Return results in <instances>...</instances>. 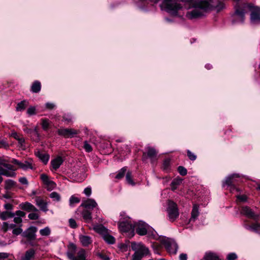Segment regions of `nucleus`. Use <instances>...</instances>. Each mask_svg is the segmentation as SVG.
Masks as SVG:
<instances>
[{"instance_id":"nucleus-1","label":"nucleus","mask_w":260,"mask_h":260,"mask_svg":"<svg viewBox=\"0 0 260 260\" xmlns=\"http://www.w3.org/2000/svg\"><path fill=\"white\" fill-rule=\"evenodd\" d=\"M213 0H196L189 4L188 11L186 17L189 19L199 18L204 15L205 13L214 8L217 12L222 10L224 8V4L222 2H219L213 7L212 5Z\"/></svg>"},{"instance_id":"nucleus-2","label":"nucleus","mask_w":260,"mask_h":260,"mask_svg":"<svg viewBox=\"0 0 260 260\" xmlns=\"http://www.w3.org/2000/svg\"><path fill=\"white\" fill-rule=\"evenodd\" d=\"M248 8L251 11L250 15L251 22L252 23H260V8L253 6L251 4H245L243 8L235 7V12L234 14L233 22L242 23L244 20L245 9Z\"/></svg>"},{"instance_id":"nucleus-3","label":"nucleus","mask_w":260,"mask_h":260,"mask_svg":"<svg viewBox=\"0 0 260 260\" xmlns=\"http://www.w3.org/2000/svg\"><path fill=\"white\" fill-rule=\"evenodd\" d=\"M155 4L157 3L160 0H150ZM160 8L171 15L177 16L178 11L182 8L180 4L177 3L174 0H162Z\"/></svg>"},{"instance_id":"nucleus-4","label":"nucleus","mask_w":260,"mask_h":260,"mask_svg":"<svg viewBox=\"0 0 260 260\" xmlns=\"http://www.w3.org/2000/svg\"><path fill=\"white\" fill-rule=\"evenodd\" d=\"M69 250L67 252V256L71 260H86L85 250L82 248L80 249L77 255H75L76 251V246L74 243H70L69 245Z\"/></svg>"},{"instance_id":"nucleus-5","label":"nucleus","mask_w":260,"mask_h":260,"mask_svg":"<svg viewBox=\"0 0 260 260\" xmlns=\"http://www.w3.org/2000/svg\"><path fill=\"white\" fill-rule=\"evenodd\" d=\"M13 166L9 164L5 159L0 158V174L7 177H15L16 173L14 172Z\"/></svg>"},{"instance_id":"nucleus-6","label":"nucleus","mask_w":260,"mask_h":260,"mask_svg":"<svg viewBox=\"0 0 260 260\" xmlns=\"http://www.w3.org/2000/svg\"><path fill=\"white\" fill-rule=\"evenodd\" d=\"M167 212L169 220L171 221H174L179 216L177 204L173 201H169Z\"/></svg>"},{"instance_id":"nucleus-7","label":"nucleus","mask_w":260,"mask_h":260,"mask_svg":"<svg viewBox=\"0 0 260 260\" xmlns=\"http://www.w3.org/2000/svg\"><path fill=\"white\" fill-rule=\"evenodd\" d=\"M134 226L131 223L128 218H124L122 220L120 218L119 222V229L121 232L126 233L129 231H134Z\"/></svg>"},{"instance_id":"nucleus-8","label":"nucleus","mask_w":260,"mask_h":260,"mask_svg":"<svg viewBox=\"0 0 260 260\" xmlns=\"http://www.w3.org/2000/svg\"><path fill=\"white\" fill-rule=\"evenodd\" d=\"M11 162L17 165L19 167L23 170H27L28 169H32V160L31 159L23 161H19L15 158L12 159Z\"/></svg>"},{"instance_id":"nucleus-9","label":"nucleus","mask_w":260,"mask_h":260,"mask_svg":"<svg viewBox=\"0 0 260 260\" xmlns=\"http://www.w3.org/2000/svg\"><path fill=\"white\" fill-rule=\"evenodd\" d=\"M81 206L84 207L85 209L87 210H91L93 208H95L96 213L100 212V209L97 203L92 199H88L87 200L83 201L81 204Z\"/></svg>"},{"instance_id":"nucleus-10","label":"nucleus","mask_w":260,"mask_h":260,"mask_svg":"<svg viewBox=\"0 0 260 260\" xmlns=\"http://www.w3.org/2000/svg\"><path fill=\"white\" fill-rule=\"evenodd\" d=\"M136 231L140 236L147 234L149 226L144 222L139 221L135 224Z\"/></svg>"},{"instance_id":"nucleus-11","label":"nucleus","mask_w":260,"mask_h":260,"mask_svg":"<svg viewBox=\"0 0 260 260\" xmlns=\"http://www.w3.org/2000/svg\"><path fill=\"white\" fill-rule=\"evenodd\" d=\"M165 246L170 253H176L178 246L177 244L174 240L167 239L165 242Z\"/></svg>"},{"instance_id":"nucleus-12","label":"nucleus","mask_w":260,"mask_h":260,"mask_svg":"<svg viewBox=\"0 0 260 260\" xmlns=\"http://www.w3.org/2000/svg\"><path fill=\"white\" fill-rule=\"evenodd\" d=\"M58 134L65 138H72L78 133V131L72 128H60L57 131Z\"/></svg>"},{"instance_id":"nucleus-13","label":"nucleus","mask_w":260,"mask_h":260,"mask_svg":"<svg viewBox=\"0 0 260 260\" xmlns=\"http://www.w3.org/2000/svg\"><path fill=\"white\" fill-rule=\"evenodd\" d=\"M37 228L35 226H30L23 233L22 236L28 240H33L36 239V233Z\"/></svg>"},{"instance_id":"nucleus-14","label":"nucleus","mask_w":260,"mask_h":260,"mask_svg":"<svg viewBox=\"0 0 260 260\" xmlns=\"http://www.w3.org/2000/svg\"><path fill=\"white\" fill-rule=\"evenodd\" d=\"M132 248L135 249L136 251L142 256L146 255L149 253L148 248L141 243L133 244Z\"/></svg>"},{"instance_id":"nucleus-15","label":"nucleus","mask_w":260,"mask_h":260,"mask_svg":"<svg viewBox=\"0 0 260 260\" xmlns=\"http://www.w3.org/2000/svg\"><path fill=\"white\" fill-rule=\"evenodd\" d=\"M239 175L238 174H233L228 178H226L223 185H227L230 186V190L231 192H233L235 190L237 191H239V189L237 188L234 185H233L234 180L235 178H239Z\"/></svg>"},{"instance_id":"nucleus-16","label":"nucleus","mask_w":260,"mask_h":260,"mask_svg":"<svg viewBox=\"0 0 260 260\" xmlns=\"http://www.w3.org/2000/svg\"><path fill=\"white\" fill-rule=\"evenodd\" d=\"M35 254L36 251L33 248L29 249L25 251L24 254L21 257V260H34Z\"/></svg>"},{"instance_id":"nucleus-17","label":"nucleus","mask_w":260,"mask_h":260,"mask_svg":"<svg viewBox=\"0 0 260 260\" xmlns=\"http://www.w3.org/2000/svg\"><path fill=\"white\" fill-rule=\"evenodd\" d=\"M20 207L22 210L28 212H38V210L33 205L28 202L21 204Z\"/></svg>"},{"instance_id":"nucleus-18","label":"nucleus","mask_w":260,"mask_h":260,"mask_svg":"<svg viewBox=\"0 0 260 260\" xmlns=\"http://www.w3.org/2000/svg\"><path fill=\"white\" fill-rule=\"evenodd\" d=\"M79 240L83 246L87 247L90 245L92 241L90 237L86 235H80Z\"/></svg>"},{"instance_id":"nucleus-19","label":"nucleus","mask_w":260,"mask_h":260,"mask_svg":"<svg viewBox=\"0 0 260 260\" xmlns=\"http://www.w3.org/2000/svg\"><path fill=\"white\" fill-rule=\"evenodd\" d=\"M36 202L37 205L40 208L41 210L45 212L48 210L47 203L45 202L43 200L40 198H37L36 199Z\"/></svg>"},{"instance_id":"nucleus-20","label":"nucleus","mask_w":260,"mask_h":260,"mask_svg":"<svg viewBox=\"0 0 260 260\" xmlns=\"http://www.w3.org/2000/svg\"><path fill=\"white\" fill-rule=\"evenodd\" d=\"M199 215V206L197 204H194L193 206L192 209L191 213V218L190 221H194Z\"/></svg>"},{"instance_id":"nucleus-21","label":"nucleus","mask_w":260,"mask_h":260,"mask_svg":"<svg viewBox=\"0 0 260 260\" xmlns=\"http://www.w3.org/2000/svg\"><path fill=\"white\" fill-rule=\"evenodd\" d=\"M81 214L83 218L86 222L89 223L91 221V213L89 210H87L86 209H84L82 212Z\"/></svg>"},{"instance_id":"nucleus-22","label":"nucleus","mask_w":260,"mask_h":260,"mask_svg":"<svg viewBox=\"0 0 260 260\" xmlns=\"http://www.w3.org/2000/svg\"><path fill=\"white\" fill-rule=\"evenodd\" d=\"M14 214L16 216L14 218V221L16 223H21L22 221L21 217H24L25 213L22 211L18 210Z\"/></svg>"},{"instance_id":"nucleus-23","label":"nucleus","mask_w":260,"mask_h":260,"mask_svg":"<svg viewBox=\"0 0 260 260\" xmlns=\"http://www.w3.org/2000/svg\"><path fill=\"white\" fill-rule=\"evenodd\" d=\"M63 161L61 157H57L52 160L51 162V166L53 169L56 170L59 168Z\"/></svg>"},{"instance_id":"nucleus-24","label":"nucleus","mask_w":260,"mask_h":260,"mask_svg":"<svg viewBox=\"0 0 260 260\" xmlns=\"http://www.w3.org/2000/svg\"><path fill=\"white\" fill-rule=\"evenodd\" d=\"M93 229L96 233L101 234L102 236L108 231V230L102 224L94 225Z\"/></svg>"},{"instance_id":"nucleus-25","label":"nucleus","mask_w":260,"mask_h":260,"mask_svg":"<svg viewBox=\"0 0 260 260\" xmlns=\"http://www.w3.org/2000/svg\"><path fill=\"white\" fill-rule=\"evenodd\" d=\"M241 213L248 217L253 218L254 217V213L253 212L250 208L247 206L243 207L242 208Z\"/></svg>"},{"instance_id":"nucleus-26","label":"nucleus","mask_w":260,"mask_h":260,"mask_svg":"<svg viewBox=\"0 0 260 260\" xmlns=\"http://www.w3.org/2000/svg\"><path fill=\"white\" fill-rule=\"evenodd\" d=\"M14 216L15 214L10 211H6L0 212V218L3 220L14 217Z\"/></svg>"},{"instance_id":"nucleus-27","label":"nucleus","mask_w":260,"mask_h":260,"mask_svg":"<svg viewBox=\"0 0 260 260\" xmlns=\"http://www.w3.org/2000/svg\"><path fill=\"white\" fill-rule=\"evenodd\" d=\"M28 105V102L26 100H23L17 104L16 107V111L17 112H21L25 110Z\"/></svg>"},{"instance_id":"nucleus-28","label":"nucleus","mask_w":260,"mask_h":260,"mask_svg":"<svg viewBox=\"0 0 260 260\" xmlns=\"http://www.w3.org/2000/svg\"><path fill=\"white\" fill-rule=\"evenodd\" d=\"M104 240L108 244H113L115 242V239L114 237L109 234L107 231L103 236Z\"/></svg>"},{"instance_id":"nucleus-29","label":"nucleus","mask_w":260,"mask_h":260,"mask_svg":"<svg viewBox=\"0 0 260 260\" xmlns=\"http://www.w3.org/2000/svg\"><path fill=\"white\" fill-rule=\"evenodd\" d=\"M16 182L11 179H8L5 181V188L7 190L11 189L16 186Z\"/></svg>"},{"instance_id":"nucleus-30","label":"nucleus","mask_w":260,"mask_h":260,"mask_svg":"<svg viewBox=\"0 0 260 260\" xmlns=\"http://www.w3.org/2000/svg\"><path fill=\"white\" fill-rule=\"evenodd\" d=\"M37 155L44 164H46L48 162L49 159L48 154L38 152Z\"/></svg>"},{"instance_id":"nucleus-31","label":"nucleus","mask_w":260,"mask_h":260,"mask_svg":"<svg viewBox=\"0 0 260 260\" xmlns=\"http://www.w3.org/2000/svg\"><path fill=\"white\" fill-rule=\"evenodd\" d=\"M182 182V179L181 178H175L174 179L171 184V189L173 191L177 189L178 185L181 184Z\"/></svg>"},{"instance_id":"nucleus-32","label":"nucleus","mask_w":260,"mask_h":260,"mask_svg":"<svg viewBox=\"0 0 260 260\" xmlns=\"http://www.w3.org/2000/svg\"><path fill=\"white\" fill-rule=\"evenodd\" d=\"M41 83L38 81H36L32 84L31 90L35 93L39 92L41 90Z\"/></svg>"},{"instance_id":"nucleus-33","label":"nucleus","mask_w":260,"mask_h":260,"mask_svg":"<svg viewBox=\"0 0 260 260\" xmlns=\"http://www.w3.org/2000/svg\"><path fill=\"white\" fill-rule=\"evenodd\" d=\"M147 155L150 159H152L156 156V151L154 148L150 147H148L147 148Z\"/></svg>"},{"instance_id":"nucleus-34","label":"nucleus","mask_w":260,"mask_h":260,"mask_svg":"<svg viewBox=\"0 0 260 260\" xmlns=\"http://www.w3.org/2000/svg\"><path fill=\"white\" fill-rule=\"evenodd\" d=\"M205 260H220L219 257L214 253H206L204 257Z\"/></svg>"},{"instance_id":"nucleus-35","label":"nucleus","mask_w":260,"mask_h":260,"mask_svg":"<svg viewBox=\"0 0 260 260\" xmlns=\"http://www.w3.org/2000/svg\"><path fill=\"white\" fill-rule=\"evenodd\" d=\"M49 197L54 201L59 202L60 200V196L59 194L55 191L51 192Z\"/></svg>"},{"instance_id":"nucleus-36","label":"nucleus","mask_w":260,"mask_h":260,"mask_svg":"<svg viewBox=\"0 0 260 260\" xmlns=\"http://www.w3.org/2000/svg\"><path fill=\"white\" fill-rule=\"evenodd\" d=\"M126 171V168L125 167L122 168L121 170L119 171L117 174L116 175L115 178L117 179H120L124 177V174H125Z\"/></svg>"},{"instance_id":"nucleus-37","label":"nucleus","mask_w":260,"mask_h":260,"mask_svg":"<svg viewBox=\"0 0 260 260\" xmlns=\"http://www.w3.org/2000/svg\"><path fill=\"white\" fill-rule=\"evenodd\" d=\"M42 126L44 131H47L49 126L50 122L49 119H42Z\"/></svg>"},{"instance_id":"nucleus-38","label":"nucleus","mask_w":260,"mask_h":260,"mask_svg":"<svg viewBox=\"0 0 260 260\" xmlns=\"http://www.w3.org/2000/svg\"><path fill=\"white\" fill-rule=\"evenodd\" d=\"M45 185L47 189L49 191L53 190L56 186V183L52 180H50Z\"/></svg>"},{"instance_id":"nucleus-39","label":"nucleus","mask_w":260,"mask_h":260,"mask_svg":"<svg viewBox=\"0 0 260 260\" xmlns=\"http://www.w3.org/2000/svg\"><path fill=\"white\" fill-rule=\"evenodd\" d=\"M126 180L127 182L131 185H135V182L133 181L132 179V173L131 172H127L126 174Z\"/></svg>"},{"instance_id":"nucleus-40","label":"nucleus","mask_w":260,"mask_h":260,"mask_svg":"<svg viewBox=\"0 0 260 260\" xmlns=\"http://www.w3.org/2000/svg\"><path fill=\"white\" fill-rule=\"evenodd\" d=\"M51 231L48 227L40 230V233L43 236H48L50 234Z\"/></svg>"},{"instance_id":"nucleus-41","label":"nucleus","mask_w":260,"mask_h":260,"mask_svg":"<svg viewBox=\"0 0 260 260\" xmlns=\"http://www.w3.org/2000/svg\"><path fill=\"white\" fill-rule=\"evenodd\" d=\"M16 225L15 224H9L7 222H4L3 225V229L6 232L8 229H12L13 230L14 229H15Z\"/></svg>"},{"instance_id":"nucleus-42","label":"nucleus","mask_w":260,"mask_h":260,"mask_svg":"<svg viewBox=\"0 0 260 260\" xmlns=\"http://www.w3.org/2000/svg\"><path fill=\"white\" fill-rule=\"evenodd\" d=\"M23 131L24 132H25L27 134L34 133V134L38 136V132L37 127H35L34 129L29 128L28 127H25L24 128Z\"/></svg>"},{"instance_id":"nucleus-43","label":"nucleus","mask_w":260,"mask_h":260,"mask_svg":"<svg viewBox=\"0 0 260 260\" xmlns=\"http://www.w3.org/2000/svg\"><path fill=\"white\" fill-rule=\"evenodd\" d=\"M83 148L87 152H90L92 150L91 146L86 141L84 142Z\"/></svg>"},{"instance_id":"nucleus-44","label":"nucleus","mask_w":260,"mask_h":260,"mask_svg":"<svg viewBox=\"0 0 260 260\" xmlns=\"http://www.w3.org/2000/svg\"><path fill=\"white\" fill-rule=\"evenodd\" d=\"M13 137L18 140L19 143L21 145L24 143V139L23 137H20L17 133L13 134Z\"/></svg>"},{"instance_id":"nucleus-45","label":"nucleus","mask_w":260,"mask_h":260,"mask_svg":"<svg viewBox=\"0 0 260 260\" xmlns=\"http://www.w3.org/2000/svg\"><path fill=\"white\" fill-rule=\"evenodd\" d=\"M28 217L31 220H36L39 218V215L37 212H33L29 213L28 215Z\"/></svg>"},{"instance_id":"nucleus-46","label":"nucleus","mask_w":260,"mask_h":260,"mask_svg":"<svg viewBox=\"0 0 260 260\" xmlns=\"http://www.w3.org/2000/svg\"><path fill=\"white\" fill-rule=\"evenodd\" d=\"M41 179L45 185H46L50 180L48 176L45 174H41Z\"/></svg>"},{"instance_id":"nucleus-47","label":"nucleus","mask_w":260,"mask_h":260,"mask_svg":"<svg viewBox=\"0 0 260 260\" xmlns=\"http://www.w3.org/2000/svg\"><path fill=\"white\" fill-rule=\"evenodd\" d=\"M27 113L30 116L35 115L36 114V108L33 106L29 107L27 110Z\"/></svg>"},{"instance_id":"nucleus-48","label":"nucleus","mask_w":260,"mask_h":260,"mask_svg":"<svg viewBox=\"0 0 260 260\" xmlns=\"http://www.w3.org/2000/svg\"><path fill=\"white\" fill-rule=\"evenodd\" d=\"M178 171L181 175L185 176L187 174L186 169L182 166H179L178 168Z\"/></svg>"},{"instance_id":"nucleus-49","label":"nucleus","mask_w":260,"mask_h":260,"mask_svg":"<svg viewBox=\"0 0 260 260\" xmlns=\"http://www.w3.org/2000/svg\"><path fill=\"white\" fill-rule=\"evenodd\" d=\"M96 255L102 260H110V257L104 253L99 252Z\"/></svg>"},{"instance_id":"nucleus-50","label":"nucleus","mask_w":260,"mask_h":260,"mask_svg":"<svg viewBox=\"0 0 260 260\" xmlns=\"http://www.w3.org/2000/svg\"><path fill=\"white\" fill-rule=\"evenodd\" d=\"M69 225L71 228L75 229L77 227L76 222L74 219L70 218L69 220Z\"/></svg>"},{"instance_id":"nucleus-51","label":"nucleus","mask_w":260,"mask_h":260,"mask_svg":"<svg viewBox=\"0 0 260 260\" xmlns=\"http://www.w3.org/2000/svg\"><path fill=\"white\" fill-rule=\"evenodd\" d=\"M187 156L191 160H194L196 159L197 156L196 155L192 153L190 150H188L187 151Z\"/></svg>"},{"instance_id":"nucleus-52","label":"nucleus","mask_w":260,"mask_h":260,"mask_svg":"<svg viewBox=\"0 0 260 260\" xmlns=\"http://www.w3.org/2000/svg\"><path fill=\"white\" fill-rule=\"evenodd\" d=\"M63 119L64 121H67L68 122H70L72 121V120L73 119V117L71 114H65L63 116Z\"/></svg>"},{"instance_id":"nucleus-53","label":"nucleus","mask_w":260,"mask_h":260,"mask_svg":"<svg viewBox=\"0 0 260 260\" xmlns=\"http://www.w3.org/2000/svg\"><path fill=\"white\" fill-rule=\"evenodd\" d=\"M80 202V200L77 198L75 197L74 196H72L70 199V205H72L74 203H78Z\"/></svg>"},{"instance_id":"nucleus-54","label":"nucleus","mask_w":260,"mask_h":260,"mask_svg":"<svg viewBox=\"0 0 260 260\" xmlns=\"http://www.w3.org/2000/svg\"><path fill=\"white\" fill-rule=\"evenodd\" d=\"M237 258V256L235 253H230L227 256L228 260H235Z\"/></svg>"},{"instance_id":"nucleus-55","label":"nucleus","mask_w":260,"mask_h":260,"mask_svg":"<svg viewBox=\"0 0 260 260\" xmlns=\"http://www.w3.org/2000/svg\"><path fill=\"white\" fill-rule=\"evenodd\" d=\"M142 255L139 254L137 252H135V253L133 255L132 260H141V259L143 257Z\"/></svg>"},{"instance_id":"nucleus-56","label":"nucleus","mask_w":260,"mask_h":260,"mask_svg":"<svg viewBox=\"0 0 260 260\" xmlns=\"http://www.w3.org/2000/svg\"><path fill=\"white\" fill-rule=\"evenodd\" d=\"M22 232V229L21 228H17L13 230L12 233L14 235H18Z\"/></svg>"},{"instance_id":"nucleus-57","label":"nucleus","mask_w":260,"mask_h":260,"mask_svg":"<svg viewBox=\"0 0 260 260\" xmlns=\"http://www.w3.org/2000/svg\"><path fill=\"white\" fill-rule=\"evenodd\" d=\"M8 148L9 145L5 141H0V148L7 149Z\"/></svg>"},{"instance_id":"nucleus-58","label":"nucleus","mask_w":260,"mask_h":260,"mask_svg":"<svg viewBox=\"0 0 260 260\" xmlns=\"http://www.w3.org/2000/svg\"><path fill=\"white\" fill-rule=\"evenodd\" d=\"M84 193L87 197H89L91 194V188L90 187H87L84 190Z\"/></svg>"},{"instance_id":"nucleus-59","label":"nucleus","mask_w":260,"mask_h":260,"mask_svg":"<svg viewBox=\"0 0 260 260\" xmlns=\"http://www.w3.org/2000/svg\"><path fill=\"white\" fill-rule=\"evenodd\" d=\"M169 165H170V159H165L163 163L164 169H165V170L168 169Z\"/></svg>"},{"instance_id":"nucleus-60","label":"nucleus","mask_w":260,"mask_h":260,"mask_svg":"<svg viewBox=\"0 0 260 260\" xmlns=\"http://www.w3.org/2000/svg\"><path fill=\"white\" fill-rule=\"evenodd\" d=\"M260 227L259 225L256 224H253L249 226V229L251 230L252 231L256 232L259 228Z\"/></svg>"},{"instance_id":"nucleus-61","label":"nucleus","mask_w":260,"mask_h":260,"mask_svg":"<svg viewBox=\"0 0 260 260\" xmlns=\"http://www.w3.org/2000/svg\"><path fill=\"white\" fill-rule=\"evenodd\" d=\"M9 254L6 252H0V260H3L9 257Z\"/></svg>"},{"instance_id":"nucleus-62","label":"nucleus","mask_w":260,"mask_h":260,"mask_svg":"<svg viewBox=\"0 0 260 260\" xmlns=\"http://www.w3.org/2000/svg\"><path fill=\"white\" fill-rule=\"evenodd\" d=\"M19 181L22 184L24 185L28 184V181L25 177H21L19 179Z\"/></svg>"},{"instance_id":"nucleus-63","label":"nucleus","mask_w":260,"mask_h":260,"mask_svg":"<svg viewBox=\"0 0 260 260\" xmlns=\"http://www.w3.org/2000/svg\"><path fill=\"white\" fill-rule=\"evenodd\" d=\"M4 208L7 210H11L13 209V205L10 203L5 204Z\"/></svg>"},{"instance_id":"nucleus-64","label":"nucleus","mask_w":260,"mask_h":260,"mask_svg":"<svg viewBox=\"0 0 260 260\" xmlns=\"http://www.w3.org/2000/svg\"><path fill=\"white\" fill-rule=\"evenodd\" d=\"M187 254L185 253H181L179 256L180 260H187Z\"/></svg>"}]
</instances>
